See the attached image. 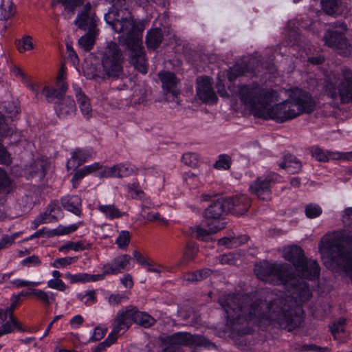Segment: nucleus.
Segmentation results:
<instances>
[{
    "instance_id": "f257e3e1",
    "label": "nucleus",
    "mask_w": 352,
    "mask_h": 352,
    "mask_svg": "<svg viewBox=\"0 0 352 352\" xmlns=\"http://www.w3.org/2000/svg\"><path fill=\"white\" fill-rule=\"evenodd\" d=\"M256 276L261 280L287 289H294L296 295L274 293L267 289L254 294H229L219 298L226 314V325L239 334L248 332L243 326L254 318L267 317L280 327L292 331L302 322L301 304L308 301L311 293L308 285L300 280L289 264L264 262L256 265Z\"/></svg>"
},
{
    "instance_id": "f03ea898",
    "label": "nucleus",
    "mask_w": 352,
    "mask_h": 352,
    "mask_svg": "<svg viewBox=\"0 0 352 352\" xmlns=\"http://www.w3.org/2000/svg\"><path fill=\"white\" fill-rule=\"evenodd\" d=\"M241 100L254 112L255 116L263 119H272L283 123L299 116L298 109L289 98L284 102L272 107L270 104L275 100L276 92L264 88L258 84L242 85L239 89Z\"/></svg>"
},
{
    "instance_id": "7ed1b4c3",
    "label": "nucleus",
    "mask_w": 352,
    "mask_h": 352,
    "mask_svg": "<svg viewBox=\"0 0 352 352\" xmlns=\"http://www.w3.org/2000/svg\"><path fill=\"white\" fill-rule=\"evenodd\" d=\"M122 13L123 11L112 8L105 14L104 19L115 32L122 34L121 40L129 52V63L138 72L145 74L148 71V64L142 47L143 28L134 21L129 13L125 16Z\"/></svg>"
},
{
    "instance_id": "20e7f679",
    "label": "nucleus",
    "mask_w": 352,
    "mask_h": 352,
    "mask_svg": "<svg viewBox=\"0 0 352 352\" xmlns=\"http://www.w3.org/2000/svg\"><path fill=\"white\" fill-rule=\"evenodd\" d=\"M352 234L344 237L342 232L324 235L318 248L326 265L342 269L352 280Z\"/></svg>"
},
{
    "instance_id": "39448f33",
    "label": "nucleus",
    "mask_w": 352,
    "mask_h": 352,
    "mask_svg": "<svg viewBox=\"0 0 352 352\" xmlns=\"http://www.w3.org/2000/svg\"><path fill=\"white\" fill-rule=\"evenodd\" d=\"M99 54L102 78L116 80L126 77L124 71L125 58L118 44L108 42Z\"/></svg>"
},
{
    "instance_id": "423d86ee",
    "label": "nucleus",
    "mask_w": 352,
    "mask_h": 352,
    "mask_svg": "<svg viewBox=\"0 0 352 352\" xmlns=\"http://www.w3.org/2000/svg\"><path fill=\"white\" fill-rule=\"evenodd\" d=\"M325 91L333 99L341 103H352V71L343 67L338 74L331 73L325 81Z\"/></svg>"
},
{
    "instance_id": "0eeeda50",
    "label": "nucleus",
    "mask_w": 352,
    "mask_h": 352,
    "mask_svg": "<svg viewBox=\"0 0 352 352\" xmlns=\"http://www.w3.org/2000/svg\"><path fill=\"white\" fill-rule=\"evenodd\" d=\"M166 342L168 344L189 346L192 347H204L210 349L214 344L200 335H192L188 332H177L168 336Z\"/></svg>"
},
{
    "instance_id": "6e6552de",
    "label": "nucleus",
    "mask_w": 352,
    "mask_h": 352,
    "mask_svg": "<svg viewBox=\"0 0 352 352\" xmlns=\"http://www.w3.org/2000/svg\"><path fill=\"white\" fill-rule=\"evenodd\" d=\"M325 44L344 56L350 54L352 46L344 34L338 30H327L323 37Z\"/></svg>"
},
{
    "instance_id": "1a4fd4ad",
    "label": "nucleus",
    "mask_w": 352,
    "mask_h": 352,
    "mask_svg": "<svg viewBox=\"0 0 352 352\" xmlns=\"http://www.w3.org/2000/svg\"><path fill=\"white\" fill-rule=\"evenodd\" d=\"M137 307L129 306L118 311L113 323V331L118 336L125 332L132 322H135Z\"/></svg>"
},
{
    "instance_id": "9d476101",
    "label": "nucleus",
    "mask_w": 352,
    "mask_h": 352,
    "mask_svg": "<svg viewBox=\"0 0 352 352\" xmlns=\"http://www.w3.org/2000/svg\"><path fill=\"white\" fill-rule=\"evenodd\" d=\"M278 176L275 173H271L265 177H258L252 185L250 190L252 194H254L259 199L263 201H269L271 199V186L277 181Z\"/></svg>"
},
{
    "instance_id": "9b49d317",
    "label": "nucleus",
    "mask_w": 352,
    "mask_h": 352,
    "mask_svg": "<svg viewBox=\"0 0 352 352\" xmlns=\"http://www.w3.org/2000/svg\"><path fill=\"white\" fill-rule=\"evenodd\" d=\"M289 98L294 108L298 109L299 116L302 113H310L315 109L316 102L311 96L302 89L294 91Z\"/></svg>"
},
{
    "instance_id": "f8f14e48",
    "label": "nucleus",
    "mask_w": 352,
    "mask_h": 352,
    "mask_svg": "<svg viewBox=\"0 0 352 352\" xmlns=\"http://www.w3.org/2000/svg\"><path fill=\"white\" fill-rule=\"evenodd\" d=\"M97 17L90 3H87L79 11L74 21L80 29L87 30L97 29Z\"/></svg>"
},
{
    "instance_id": "ddd939ff",
    "label": "nucleus",
    "mask_w": 352,
    "mask_h": 352,
    "mask_svg": "<svg viewBox=\"0 0 352 352\" xmlns=\"http://www.w3.org/2000/svg\"><path fill=\"white\" fill-rule=\"evenodd\" d=\"M228 212L234 215H243L248 212L251 206V199L244 194L224 198Z\"/></svg>"
},
{
    "instance_id": "4468645a",
    "label": "nucleus",
    "mask_w": 352,
    "mask_h": 352,
    "mask_svg": "<svg viewBox=\"0 0 352 352\" xmlns=\"http://www.w3.org/2000/svg\"><path fill=\"white\" fill-rule=\"evenodd\" d=\"M197 96L204 102H216L217 97L213 89L210 78L199 77L197 79Z\"/></svg>"
},
{
    "instance_id": "2eb2a0df",
    "label": "nucleus",
    "mask_w": 352,
    "mask_h": 352,
    "mask_svg": "<svg viewBox=\"0 0 352 352\" xmlns=\"http://www.w3.org/2000/svg\"><path fill=\"white\" fill-rule=\"evenodd\" d=\"M296 270L298 272V278H305L307 280H314L320 275V267L316 260L306 259L303 260L299 265H297Z\"/></svg>"
},
{
    "instance_id": "dca6fc26",
    "label": "nucleus",
    "mask_w": 352,
    "mask_h": 352,
    "mask_svg": "<svg viewBox=\"0 0 352 352\" xmlns=\"http://www.w3.org/2000/svg\"><path fill=\"white\" fill-rule=\"evenodd\" d=\"M158 77L165 92L171 94L174 97H177L179 94V80L174 73L162 71L158 74Z\"/></svg>"
},
{
    "instance_id": "f3484780",
    "label": "nucleus",
    "mask_w": 352,
    "mask_h": 352,
    "mask_svg": "<svg viewBox=\"0 0 352 352\" xmlns=\"http://www.w3.org/2000/svg\"><path fill=\"white\" fill-rule=\"evenodd\" d=\"M228 210L224 198L218 199L212 203L205 210L204 217L206 220H213L212 223L217 221L223 214H227Z\"/></svg>"
},
{
    "instance_id": "a211bd4d",
    "label": "nucleus",
    "mask_w": 352,
    "mask_h": 352,
    "mask_svg": "<svg viewBox=\"0 0 352 352\" xmlns=\"http://www.w3.org/2000/svg\"><path fill=\"white\" fill-rule=\"evenodd\" d=\"M258 65V60L255 58H250L248 65L245 63L236 65L230 68L228 74V79L230 81L234 80L237 77L252 72Z\"/></svg>"
},
{
    "instance_id": "6ab92c4d",
    "label": "nucleus",
    "mask_w": 352,
    "mask_h": 352,
    "mask_svg": "<svg viewBox=\"0 0 352 352\" xmlns=\"http://www.w3.org/2000/svg\"><path fill=\"white\" fill-rule=\"evenodd\" d=\"M282 256L285 260L292 262L295 267L305 258L302 249L296 245L284 248Z\"/></svg>"
},
{
    "instance_id": "aec40b11",
    "label": "nucleus",
    "mask_w": 352,
    "mask_h": 352,
    "mask_svg": "<svg viewBox=\"0 0 352 352\" xmlns=\"http://www.w3.org/2000/svg\"><path fill=\"white\" fill-rule=\"evenodd\" d=\"M16 307V302H14L10 307L4 308L5 311L9 314V320L0 327V336L11 333L14 329L23 331L20 323L13 316V311Z\"/></svg>"
},
{
    "instance_id": "412c9836",
    "label": "nucleus",
    "mask_w": 352,
    "mask_h": 352,
    "mask_svg": "<svg viewBox=\"0 0 352 352\" xmlns=\"http://www.w3.org/2000/svg\"><path fill=\"white\" fill-rule=\"evenodd\" d=\"M208 229H205L199 226H195L191 228L192 233L195 234V237L199 240H204L205 237L214 234L218 231L224 228V223L219 221L214 223H206Z\"/></svg>"
},
{
    "instance_id": "4be33fe9",
    "label": "nucleus",
    "mask_w": 352,
    "mask_h": 352,
    "mask_svg": "<svg viewBox=\"0 0 352 352\" xmlns=\"http://www.w3.org/2000/svg\"><path fill=\"white\" fill-rule=\"evenodd\" d=\"M81 199L78 196H67L61 199V204L67 210L72 213L80 215L81 212Z\"/></svg>"
},
{
    "instance_id": "5701e85b",
    "label": "nucleus",
    "mask_w": 352,
    "mask_h": 352,
    "mask_svg": "<svg viewBox=\"0 0 352 352\" xmlns=\"http://www.w3.org/2000/svg\"><path fill=\"white\" fill-rule=\"evenodd\" d=\"M322 10L329 15L338 16L342 12L341 0H320Z\"/></svg>"
},
{
    "instance_id": "b1692460",
    "label": "nucleus",
    "mask_w": 352,
    "mask_h": 352,
    "mask_svg": "<svg viewBox=\"0 0 352 352\" xmlns=\"http://www.w3.org/2000/svg\"><path fill=\"white\" fill-rule=\"evenodd\" d=\"M98 34V29H89L87 33L78 40V45L85 52L90 51L94 45L96 38Z\"/></svg>"
},
{
    "instance_id": "393cba45",
    "label": "nucleus",
    "mask_w": 352,
    "mask_h": 352,
    "mask_svg": "<svg viewBox=\"0 0 352 352\" xmlns=\"http://www.w3.org/2000/svg\"><path fill=\"white\" fill-rule=\"evenodd\" d=\"M163 41V34L160 28H154L147 32L146 42L148 48L156 49Z\"/></svg>"
},
{
    "instance_id": "a878e982",
    "label": "nucleus",
    "mask_w": 352,
    "mask_h": 352,
    "mask_svg": "<svg viewBox=\"0 0 352 352\" xmlns=\"http://www.w3.org/2000/svg\"><path fill=\"white\" fill-rule=\"evenodd\" d=\"M91 155V153L88 151L76 149L73 152L72 159L68 161L67 167L70 165H72L73 167L78 166L89 158Z\"/></svg>"
},
{
    "instance_id": "bb28decb",
    "label": "nucleus",
    "mask_w": 352,
    "mask_h": 352,
    "mask_svg": "<svg viewBox=\"0 0 352 352\" xmlns=\"http://www.w3.org/2000/svg\"><path fill=\"white\" fill-rule=\"evenodd\" d=\"M14 6L10 0H3L0 6V19L6 21L14 16Z\"/></svg>"
},
{
    "instance_id": "cd10ccee",
    "label": "nucleus",
    "mask_w": 352,
    "mask_h": 352,
    "mask_svg": "<svg viewBox=\"0 0 352 352\" xmlns=\"http://www.w3.org/2000/svg\"><path fill=\"white\" fill-rule=\"evenodd\" d=\"M12 182L6 172L0 168V193L8 194L12 191Z\"/></svg>"
},
{
    "instance_id": "c85d7f7f",
    "label": "nucleus",
    "mask_w": 352,
    "mask_h": 352,
    "mask_svg": "<svg viewBox=\"0 0 352 352\" xmlns=\"http://www.w3.org/2000/svg\"><path fill=\"white\" fill-rule=\"evenodd\" d=\"M98 210L109 219L119 218L122 216V213L113 204L100 205Z\"/></svg>"
},
{
    "instance_id": "c756f323",
    "label": "nucleus",
    "mask_w": 352,
    "mask_h": 352,
    "mask_svg": "<svg viewBox=\"0 0 352 352\" xmlns=\"http://www.w3.org/2000/svg\"><path fill=\"white\" fill-rule=\"evenodd\" d=\"M135 323L145 327L148 328L155 323V320L150 315L137 311Z\"/></svg>"
},
{
    "instance_id": "7c9ffc66",
    "label": "nucleus",
    "mask_w": 352,
    "mask_h": 352,
    "mask_svg": "<svg viewBox=\"0 0 352 352\" xmlns=\"http://www.w3.org/2000/svg\"><path fill=\"white\" fill-rule=\"evenodd\" d=\"M14 132V128L10 123L9 119L0 113V140L2 138L11 135Z\"/></svg>"
},
{
    "instance_id": "2f4dec72",
    "label": "nucleus",
    "mask_w": 352,
    "mask_h": 352,
    "mask_svg": "<svg viewBox=\"0 0 352 352\" xmlns=\"http://www.w3.org/2000/svg\"><path fill=\"white\" fill-rule=\"evenodd\" d=\"M131 258L127 254H124L116 257L113 263L118 273L121 272L123 270H127L126 267L129 264Z\"/></svg>"
},
{
    "instance_id": "473e14b6",
    "label": "nucleus",
    "mask_w": 352,
    "mask_h": 352,
    "mask_svg": "<svg viewBox=\"0 0 352 352\" xmlns=\"http://www.w3.org/2000/svg\"><path fill=\"white\" fill-rule=\"evenodd\" d=\"M43 92L49 102H57L63 98L62 93L60 92L58 89L45 87Z\"/></svg>"
},
{
    "instance_id": "72a5a7b5",
    "label": "nucleus",
    "mask_w": 352,
    "mask_h": 352,
    "mask_svg": "<svg viewBox=\"0 0 352 352\" xmlns=\"http://www.w3.org/2000/svg\"><path fill=\"white\" fill-rule=\"evenodd\" d=\"M89 244L85 241H78L76 243L69 242L65 245L61 246L59 249L60 252H63L65 250H73L74 251L82 250L88 248Z\"/></svg>"
},
{
    "instance_id": "f704fd0d",
    "label": "nucleus",
    "mask_w": 352,
    "mask_h": 352,
    "mask_svg": "<svg viewBox=\"0 0 352 352\" xmlns=\"http://www.w3.org/2000/svg\"><path fill=\"white\" fill-rule=\"evenodd\" d=\"M3 109L6 113L10 119L16 117L19 113V107L18 104L14 102H6L4 103Z\"/></svg>"
},
{
    "instance_id": "c9c22d12",
    "label": "nucleus",
    "mask_w": 352,
    "mask_h": 352,
    "mask_svg": "<svg viewBox=\"0 0 352 352\" xmlns=\"http://www.w3.org/2000/svg\"><path fill=\"white\" fill-rule=\"evenodd\" d=\"M305 212L308 218L314 219L322 214V208L317 204H310L305 206Z\"/></svg>"
},
{
    "instance_id": "e433bc0d",
    "label": "nucleus",
    "mask_w": 352,
    "mask_h": 352,
    "mask_svg": "<svg viewBox=\"0 0 352 352\" xmlns=\"http://www.w3.org/2000/svg\"><path fill=\"white\" fill-rule=\"evenodd\" d=\"M118 337V336L116 333H113V331L112 330L107 338L98 345L94 352H102L107 347L110 346L113 343H114Z\"/></svg>"
},
{
    "instance_id": "4c0bfd02",
    "label": "nucleus",
    "mask_w": 352,
    "mask_h": 352,
    "mask_svg": "<svg viewBox=\"0 0 352 352\" xmlns=\"http://www.w3.org/2000/svg\"><path fill=\"white\" fill-rule=\"evenodd\" d=\"M56 3H62L65 9L74 14V9L82 4L83 0H54L53 4Z\"/></svg>"
},
{
    "instance_id": "58836bf2",
    "label": "nucleus",
    "mask_w": 352,
    "mask_h": 352,
    "mask_svg": "<svg viewBox=\"0 0 352 352\" xmlns=\"http://www.w3.org/2000/svg\"><path fill=\"white\" fill-rule=\"evenodd\" d=\"M130 239L131 235L129 232L122 230L120 232L119 236L116 241V243L121 249L126 248L130 243Z\"/></svg>"
},
{
    "instance_id": "ea45409f",
    "label": "nucleus",
    "mask_w": 352,
    "mask_h": 352,
    "mask_svg": "<svg viewBox=\"0 0 352 352\" xmlns=\"http://www.w3.org/2000/svg\"><path fill=\"white\" fill-rule=\"evenodd\" d=\"M76 110V104L73 100H71L68 104L62 103L58 109V116H65L71 113L74 112Z\"/></svg>"
},
{
    "instance_id": "a19ab883",
    "label": "nucleus",
    "mask_w": 352,
    "mask_h": 352,
    "mask_svg": "<svg viewBox=\"0 0 352 352\" xmlns=\"http://www.w3.org/2000/svg\"><path fill=\"white\" fill-rule=\"evenodd\" d=\"M29 294H32L41 300L46 307L50 305V295L47 292L41 289H32Z\"/></svg>"
},
{
    "instance_id": "79ce46f5",
    "label": "nucleus",
    "mask_w": 352,
    "mask_h": 352,
    "mask_svg": "<svg viewBox=\"0 0 352 352\" xmlns=\"http://www.w3.org/2000/svg\"><path fill=\"white\" fill-rule=\"evenodd\" d=\"M30 36H24L21 40L17 41V47L21 53L33 48V44Z\"/></svg>"
},
{
    "instance_id": "37998d69",
    "label": "nucleus",
    "mask_w": 352,
    "mask_h": 352,
    "mask_svg": "<svg viewBox=\"0 0 352 352\" xmlns=\"http://www.w3.org/2000/svg\"><path fill=\"white\" fill-rule=\"evenodd\" d=\"M73 89L79 107L89 102V98L83 93L80 87L75 85L73 86Z\"/></svg>"
},
{
    "instance_id": "c03bdc74",
    "label": "nucleus",
    "mask_w": 352,
    "mask_h": 352,
    "mask_svg": "<svg viewBox=\"0 0 352 352\" xmlns=\"http://www.w3.org/2000/svg\"><path fill=\"white\" fill-rule=\"evenodd\" d=\"M182 160L185 164L190 167H196L199 162L198 156L194 153L184 154Z\"/></svg>"
},
{
    "instance_id": "a18cd8bd",
    "label": "nucleus",
    "mask_w": 352,
    "mask_h": 352,
    "mask_svg": "<svg viewBox=\"0 0 352 352\" xmlns=\"http://www.w3.org/2000/svg\"><path fill=\"white\" fill-rule=\"evenodd\" d=\"M312 156L319 162H327L329 156L322 149L318 147H314L311 149Z\"/></svg>"
},
{
    "instance_id": "49530a36",
    "label": "nucleus",
    "mask_w": 352,
    "mask_h": 352,
    "mask_svg": "<svg viewBox=\"0 0 352 352\" xmlns=\"http://www.w3.org/2000/svg\"><path fill=\"white\" fill-rule=\"evenodd\" d=\"M77 260L76 257H65L56 259L52 263V266L56 268H58L60 267H65L66 265H70L72 263L76 262Z\"/></svg>"
},
{
    "instance_id": "de8ad7c7",
    "label": "nucleus",
    "mask_w": 352,
    "mask_h": 352,
    "mask_svg": "<svg viewBox=\"0 0 352 352\" xmlns=\"http://www.w3.org/2000/svg\"><path fill=\"white\" fill-rule=\"evenodd\" d=\"M214 166L216 168L228 170L230 166V157L228 155H221L219 157V160L215 162Z\"/></svg>"
},
{
    "instance_id": "09e8293b",
    "label": "nucleus",
    "mask_w": 352,
    "mask_h": 352,
    "mask_svg": "<svg viewBox=\"0 0 352 352\" xmlns=\"http://www.w3.org/2000/svg\"><path fill=\"white\" fill-rule=\"evenodd\" d=\"M65 278L70 280V283H75L78 282H87L88 280V274H71L67 273L65 274Z\"/></svg>"
},
{
    "instance_id": "8fccbe9b",
    "label": "nucleus",
    "mask_w": 352,
    "mask_h": 352,
    "mask_svg": "<svg viewBox=\"0 0 352 352\" xmlns=\"http://www.w3.org/2000/svg\"><path fill=\"white\" fill-rule=\"evenodd\" d=\"M78 226L75 224L71 225L67 227L59 226L56 229L53 230V234L54 235H63L67 234L72 232H74L77 229Z\"/></svg>"
},
{
    "instance_id": "3c124183",
    "label": "nucleus",
    "mask_w": 352,
    "mask_h": 352,
    "mask_svg": "<svg viewBox=\"0 0 352 352\" xmlns=\"http://www.w3.org/2000/svg\"><path fill=\"white\" fill-rule=\"evenodd\" d=\"M345 319L340 318L337 323L331 327V331L335 338H337L340 333L344 332V324Z\"/></svg>"
},
{
    "instance_id": "603ef678",
    "label": "nucleus",
    "mask_w": 352,
    "mask_h": 352,
    "mask_svg": "<svg viewBox=\"0 0 352 352\" xmlns=\"http://www.w3.org/2000/svg\"><path fill=\"white\" fill-rule=\"evenodd\" d=\"M47 286L50 288L55 289L59 291H64L66 289L65 283L59 278L51 279L47 282Z\"/></svg>"
},
{
    "instance_id": "864d4df0",
    "label": "nucleus",
    "mask_w": 352,
    "mask_h": 352,
    "mask_svg": "<svg viewBox=\"0 0 352 352\" xmlns=\"http://www.w3.org/2000/svg\"><path fill=\"white\" fill-rule=\"evenodd\" d=\"M47 210L49 212V215H50L51 218L54 219L55 221L57 220L58 216L61 212V209L58 206V202H52L51 204L49 205Z\"/></svg>"
},
{
    "instance_id": "5fc2aeb1",
    "label": "nucleus",
    "mask_w": 352,
    "mask_h": 352,
    "mask_svg": "<svg viewBox=\"0 0 352 352\" xmlns=\"http://www.w3.org/2000/svg\"><path fill=\"white\" fill-rule=\"evenodd\" d=\"M218 243L221 245H225L229 248L237 246L236 237L234 236H225L220 239Z\"/></svg>"
},
{
    "instance_id": "6e6d98bb",
    "label": "nucleus",
    "mask_w": 352,
    "mask_h": 352,
    "mask_svg": "<svg viewBox=\"0 0 352 352\" xmlns=\"http://www.w3.org/2000/svg\"><path fill=\"white\" fill-rule=\"evenodd\" d=\"M56 87L58 90L62 93V96H63L67 90V85L64 81V74L63 72H60L57 76Z\"/></svg>"
},
{
    "instance_id": "4d7b16f0",
    "label": "nucleus",
    "mask_w": 352,
    "mask_h": 352,
    "mask_svg": "<svg viewBox=\"0 0 352 352\" xmlns=\"http://www.w3.org/2000/svg\"><path fill=\"white\" fill-rule=\"evenodd\" d=\"M119 166V177H127L134 173L135 170L133 167L127 166L124 164H118Z\"/></svg>"
},
{
    "instance_id": "13d9d810",
    "label": "nucleus",
    "mask_w": 352,
    "mask_h": 352,
    "mask_svg": "<svg viewBox=\"0 0 352 352\" xmlns=\"http://www.w3.org/2000/svg\"><path fill=\"white\" fill-rule=\"evenodd\" d=\"M145 219H146L148 221H159L162 224H166L167 220H166L164 218L162 217L161 215L158 213H153V212H148L146 217H144Z\"/></svg>"
},
{
    "instance_id": "bf43d9fd",
    "label": "nucleus",
    "mask_w": 352,
    "mask_h": 352,
    "mask_svg": "<svg viewBox=\"0 0 352 352\" xmlns=\"http://www.w3.org/2000/svg\"><path fill=\"white\" fill-rule=\"evenodd\" d=\"M129 191L132 192V198H141L144 195V192L138 188L137 184H132L129 187Z\"/></svg>"
},
{
    "instance_id": "052dcab7",
    "label": "nucleus",
    "mask_w": 352,
    "mask_h": 352,
    "mask_svg": "<svg viewBox=\"0 0 352 352\" xmlns=\"http://www.w3.org/2000/svg\"><path fill=\"white\" fill-rule=\"evenodd\" d=\"M40 263L41 261L38 257L35 255L29 256L22 261V264L28 267L31 265H38Z\"/></svg>"
},
{
    "instance_id": "680f3d73",
    "label": "nucleus",
    "mask_w": 352,
    "mask_h": 352,
    "mask_svg": "<svg viewBox=\"0 0 352 352\" xmlns=\"http://www.w3.org/2000/svg\"><path fill=\"white\" fill-rule=\"evenodd\" d=\"M294 168L296 169L295 170H291V162H285L284 163L281 164L280 166L281 168H284V169H287L288 170L289 173H295L298 171H299L300 170V168H301V165L300 164L297 162V161H295L294 162Z\"/></svg>"
},
{
    "instance_id": "e2e57ef3",
    "label": "nucleus",
    "mask_w": 352,
    "mask_h": 352,
    "mask_svg": "<svg viewBox=\"0 0 352 352\" xmlns=\"http://www.w3.org/2000/svg\"><path fill=\"white\" fill-rule=\"evenodd\" d=\"M80 109L85 119L89 120L92 116V109L90 104V102L80 106Z\"/></svg>"
},
{
    "instance_id": "0e129e2a",
    "label": "nucleus",
    "mask_w": 352,
    "mask_h": 352,
    "mask_svg": "<svg viewBox=\"0 0 352 352\" xmlns=\"http://www.w3.org/2000/svg\"><path fill=\"white\" fill-rule=\"evenodd\" d=\"M221 264L233 265L235 263L234 255L232 254H223L220 256Z\"/></svg>"
},
{
    "instance_id": "69168bd1",
    "label": "nucleus",
    "mask_w": 352,
    "mask_h": 352,
    "mask_svg": "<svg viewBox=\"0 0 352 352\" xmlns=\"http://www.w3.org/2000/svg\"><path fill=\"white\" fill-rule=\"evenodd\" d=\"M12 283L17 287H28V286H37L38 283L36 282H30L28 280H16L12 282Z\"/></svg>"
},
{
    "instance_id": "338daca9",
    "label": "nucleus",
    "mask_w": 352,
    "mask_h": 352,
    "mask_svg": "<svg viewBox=\"0 0 352 352\" xmlns=\"http://www.w3.org/2000/svg\"><path fill=\"white\" fill-rule=\"evenodd\" d=\"M196 273L197 275L198 281H201L210 276L212 273V270L208 268H205L199 271H196Z\"/></svg>"
},
{
    "instance_id": "774afa93",
    "label": "nucleus",
    "mask_w": 352,
    "mask_h": 352,
    "mask_svg": "<svg viewBox=\"0 0 352 352\" xmlns=\"http://www.w3.org/2000/svg\"><path fill=\"white\" fill-rule=\"evenodd\" d=\"M342 221L344 223H350L352 221V207L346 208L344 210L342 215Z\"/></svg>"
}]
</instances>
